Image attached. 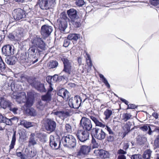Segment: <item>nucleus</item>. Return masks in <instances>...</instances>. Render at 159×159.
Wrapping results in <instances>:
<instances>
[{
  "mask_svg": "<svg viewBox=\"0 0 159 159\" xmlns=\"http://www.w3.org/2000/svg\"><path fill=\"white\" fill-rule=\"evenodd\" d=\"M32 45L28 50V57L27 62L33 64L37 62L38 58L36 56V54L40 55L43 54L46 49V44L43 39L39 36H35L31 40Z\"/></svg>",
  "mask_w": 159,
  "mask_h": 159,
  "instance_id": "f257e3e1",
  "label": "nucleus"
},
{
  "mask_svg": "<svg viewBox=\"0 0 159 159\" xmlns=\"http://www.w3.org/2000/svg\"><path fill=\"white\" fill-rule=\"evenodd\" d=\"M18 86L14 82H12L10 85V88L11 91L13 92V93L11 95V98L13 99H28L26 93L24 92L17 93L16 92L18 90Z\"/></svg>",
  "mask_w": 159,
  "mask_h": 159,
  "instance_id": "f03ea898",
  "label": "nucleus"
},
{
  "mask_svg": "<svg viewBox=\"0 0 159 159\" xmlns=\"http://www.w3.org/2000/svg\"><path fill=\"white\" fill-rule=\"evenodd\" d=\"M61 141L63 145L67 148H73L76 145V140L71 135L64 136L61 138Z\"/></svg>",
  "mask_w": 159,
  "mask_h": 159,
  "instance_id": "7ed1b4c3",
  "label": "nucleus"
},
{
  "mask_svg": "<svg viewBox=\"0 0 159 159\" xmlns=\"http://www.w3.org/2000/svg\"><path fill=\"white\" fill-rule=\"evenodd\" d=\"M27 81L32 87L34 88L38 91L41 93L46 92V89L44 84L40 82L30 78L27 79Z\"/></svg>",
  "mask_w": 159,
  "mask_h": 159,
  "instance_id": "20e7f679",
  "label": "nucleus"
},
{
  "mask_svg": "<svg viewBox=\"0 0 159 159\" xmlns=\"http://www.w3.org/2000/svg\"><path fill=\"white\" fill-rule=\"evenodd\" d=\"M29 13H26L24 10L20 8L14 9L12 13L14 19L16 20H19L25 18H29Z\"/></svg>",
  "mask_w": 159,
  "mask_h": 159,
  "instance_id": "39448f33",
  "label": "nucleus"
},
{
  "mask_svg": "<svg viewBox=\"0 0 159 159\" xmlns=\"http://www.w3.org/2000/svg\"><path fill=\"white\" fill-rule=\"evenodd\" d=\"M99 129L97 127L93 129L91 132V135L92 136L91 141L93 148H98L99 143V134L98 132Z\"/></svg>",
  "mask_w": 159,
  "mask_h": 159,
  "instance_id": "423d86ee",
  "label": "nucleus"
},
{
  "mask_svg": "<svg viewBox=\"0 0 159 159\" xmlns=\"http://www.w3.org/2000/svg\"><path fill=\"white\" fill-rule=\"evenodd\" d=\"M16 52L14 46L10 44L5 45L2 48V54L5 57L13 55L16 53Z\"/></svg>",
  "mask_w": 159,
  "mask_h": 159,
  "instance_id": "0eeeda50",
  "label": "nucleus"
},
{
  "mask_svg": "<svg viewBox=\"0 0 159 159\" xmlns=\"http://www.w3.org/2000/svg\"><path fill=\"white\" fill-rule=\"evenodd\" d=\"M55 3L54 0H38L37 4L41 9L47 10Z\"/></svg>",
  "mask_w": 159,
  "mask_h": 159,
  "instance_id": "6e6552de",
  "label": "nucleus"
},
{
  "mask_svg": "<svg viewBox=\"0 0 159 159\" xmlns=\"http://www.w3.org/2000/svg\"><path fill=\"white\" fill-rule=\"evenodd\" d=\"M80 126L82 127L83 130L87 131L88 132L92 130V125L90 119L85 117L82 118L80 122Z\"/></svg>",
  "mask_w": 159,
  "mask_h": 159,
  "instance_id": "1a4fd4ad",
  "label": "nucleus"
},
{
  "mask_svg": "<svg viewBox=\"0 0 159 159\" xmlns=\"http://www.w3.org/2000/svg\"><path fill=\"white\" fill-rule=\"evenodd\" d=\"M61 60L63 64V68L62 71L69 75L71 74L72 69V63L71 61L67 58L63 57Z\"/></svg>",
  "mask_w": 159,
  "mask_h": 159,
  "instance_id": "9d476101",
  "label": "nucleus"
},
{
  "mask_svg": "<svg viewBox=\"0 0 159 159\" xmlns=\"http://www.w3.org/2000/svg\"><path fill=\"white\" fill-rule=\"evenodd\" d=\"M57 124L53 119H47L44 124L45 129L46 130L50 133L54 132L56 129Z\"/></svg>",
  "mask_w": 159,
  "mask_h": 159,
  "instance_id": "9b49d317",
  "label": "nucleus"
},
{
  "mask_svg": "<svg viewBox=\"0 0 159 159\" xmlns=\"http://www.w3.org/2000/svg\"><path fill=\"white\" fill-rule=\"evenodd\" d=\"M76 135L80 142H84L89 139V133L87 131L80 130L78 131Z\"/></svg>",
  "mask_w": 159,
  "mask_h": 159,
  "instance_id": "f8f14e48",
  "label": "nucleus"
},
{
  "mask_svg": "<svg viewBox=\"0 0 159 159\" xmlns=\"http://www.w3.org/2000/svg\"><path fill=\"white\" fill-rule=\"evenodd\" d=\"M53 30V28L51 26L44 25L41 26L40 33L43 37L46 38L50 35Z\"/></svg>",
  "mask_w": 159,
  "mask_h": 159,
  "instance_id": "ddd939ff",
  "label": "nucleus"
},
{
  "mask_svg": "<svg viewBox=\"0 0 159 159\" xmlns=\"http://www.w3.org/2000/svg\"><path fill=\"white\" fill-rule=\"evenodd\" d=\"M61 140L58 138H55L53 136L50 137V145L53 148L58 149L61 145Z\"/></svg>",
  "mask_w": 159,
  "mask_h": 159,
  "instance_id": "4468645a",
  "label": "nucleus"
},
{
  "mask_svg": "<svg viewBox=\"0 0 159 159\" xmlns=\"http://www.w3.org/2000/svg\"><path fill=\"white\" fill-rule=\"evenodd\" d=\"M19 56V54L17 52L14 55H10L6 57L5 61L9 65H14L18 61V57Z\"/></svg>",
  "mask_w": 159,
  "mask_h": 159,
  "instance_id": "2eb2a0df",
  "label": "nucleus"
},
{
  "mask_svg": "<svg viewBox=\"0 0 159 159\" xmlns=\"http://www.w3.org/2000/svg\"><path fill=\"white\" fill-rule=\"evenodd\" d=\"M70 24L74 28H78L81 26L83 22V19L81 16L77 18L70 20Z\"/></svg>",
  "mask_w": 159,
  "mask_h": 159,
  "instance_id": "dca6fc26",
  "label": "nucleus"
},
{
  "mask_svg": "<svg viewBox=\"0 0 159 159\" xmlns=\"http://www.w3.org/2000/svg\"><path fill=\"white\" fill-rule=\"evenodd\" d=\"M23 101V100H16L17 102L20 104V106L23 107L24 109H28L31 107L34 103V100H25Z\"/></svg>",
  "mask_w": 159,
  "mask_h": 159,
  "instance_id": "f3484780",
  "label": "nucleus"
},
{
  "mask_svg": "<svg viewBox=\"0 0 159 159\" xmlns=\"http://www.w3.org/2000/svg\"><path fill=\"white\" fill-rule=\"evenodd\" d=\"M67 14L70 20L81 16L79 15L78 12L75 9L71 8L67 11Z\"/></svg>",
  "mask_w": 159,
  "mask_h": 159,
  "instance_id": "a211bd4d",
  "label": "nucleus"
},
{
  "mask_svg": "<svg viewBox=\"0 0 159 159\" xmlns=\"http://www.w3.org/2000/svg\"><path fill=\"white\" fill-rule=\"evenodd\" d=\"M69 93L66 90L64 89H61L59 90L57 93V95L62 97L63 98H67V99H72L73 97L71 98L69 97Z\"/></svg>",
  "mask_w": 159,
  "mask_h": 159,
  "instance_id": "6ab92c4d",
  "label": "nucleus"
},
{
  "mask_svg": "<svg viewBox=\"0 0 159 159\" xmlns=\"http://www.w3.org/2000/svg\"><path fill=\"white\" fill-rule=\"evenodd\" d=\"M54 114L63 120L70 115L69 112L66 110L57 111L54 113Z\"/></svg>",
  "mask_w": 159,
  "mask_h": 159,
  "instance_id": "aec40b11",
  "label": "nucleus"
},
{
  "mask_svg": "<svg viewBox=\"0 0 159 159\" xmlns=\"http://www.w3.org/2000/svg\"><path fill=\"white\" fill-rule=\"evenodd\" d=\"M57 22L59 23V29L61 32L64 31L67 27L66 20H57Z\"/></svg>",
  "mask_w": 159,
  "mask_h": 159,
  "instance_id": "412c9836",
  "label": "nucleus"
},
{
  "mask_svg": "<svg viewBox=\"0 0 159 159\" xmlns=\"http://www.w3.org/2000/svg\"><path fill=\"white\" fill-rule=\"evenodd\" d=\"M69 104L70 107L75 109H78L80 106L82 100H71Z\"/></svg>",
  "mask_w": 159,
  "mask_h": 159,
  "instance_id": "4be33fe9",
  "label": "nucleus"
},
{
  "mask_svg": "<svg viewBox=\"0 0 159 159\" xmlns=\"http://www.w3.org/2000/svg\"><path fill=\"white\" fill-rule=\"evenodd\" d=\"M14 118H12L10 119H8L0 114V122L5 123L7 125H11L12 120H14Z\"/></svg>",
  "mask_w": 159,
  "mask_h": 159,
  "instance_id": "5701e85b",
  "label": "nucleus"
},
{
  "mask_svg": "<svg viewBox=\"0 0 159 159\" xmlns=\"http://www.w3.org/2000/svg\"><path fill=\"white\" fill-rule=\"evenodd\" d=\"M12 104L8 100H0V106L3 109L8 107L10 109Z\"/></svg>",
  "mask_w": 159,
  "mask_h": 159,
  "instance_id": "b1692460",
  "label": "nucleus"
},
{
  "mask_svg": "<svg viewBox=\"0 0 159 159\" xmlns=\"http://www.w3.org/2000/svg\"><path fill=\"white\" fill-rule=\"evenodd\" d=\"M20 122L19 125L26 128H28L34 126L33 122H30L25 120H20Z\"/></svg>",
  "mask_w": 159,
  "mask_h": 159,
  "instance_id": "393cba45",
  "label": "nucleus"
},
{
  "mask_svg": "<svg viewBox=\"0 0 159 159\" xmlns=\"http://www.w3.org/2000/svg\"><path fill=\"white\" fill-rule=\"evenodd\" d=\"M47 100H40L36 104L37 108L40 111L43 110L45 108L46 103V101Z\"/></svg>",
  "mask_w": 159,
  "mask_h": 159,
  "instance_id": "a878e982",
  "label": "nucleus"
},
{
  "mask_svg": "<svg viewBox=\"0 0 159 159\" xmlns=\"http://www.w3.org/2000/svg\"><path fill=\"white\" fill-rule=\"evenodd\" d=\"M37 93L34 91L32 90L27 92V99H35Z\"/></svg>",
  "mask_w": 159,
  "mask_h": 159,
  "instance_id": "bb28decb",
  "label": "nucleus"
},
{
  "mask_svg": "<svg viewBox=\"0 0 159 159\" xmlns=\"http://www.w3.org/2000/svg\"><path fill=\"white\" fill-rule=\"evenodd\" d=\"M91 149V147L89 146L82 145L80 146V149L81 151L86 155L90 152Z\"/></svg>",
  "mask_w": 159,
  "mask_h": 159,
  "instance_id": "cd10ccee",
  "label": "nucleus"
},
{
  "mask_svg": "<svg viewBox=\"0 0 159 159\" xmlns=\"http://www.w3.org/2000/svg\"><path fill=\"white\" fill-rule=\"evenodd\" d=\"M68 39L70 40L76 41L80 38V35L77 34H69L68 36Z\"/></svg>",
  "mask_w": 159,
  "mask_h": 159,
  "instance_id": "c85d7f7f",
  "label": "nucleus"
},
{
  "mask_svg": "<svg viewBox=\"0 0 159 159\" xmlns=\"http://www.w3.org/2000/svg\"><path fill=\"white\" fill-rule=\"evenodd\" d=\"M152 151L150 149H147L143 155V159H150Z\"/></svg>",
  "mask_w": 159,
  "mask_h": 159,
  "instance_id": "c756f323",
  "label": "nucleus"
},
{
  "mask_svg": "<svg viewBox=\"0 0 159 159\" xmlns=\"http://www.w3.org/2000/svg\"><path fill=\"white\" fill-rule=\"evenodd\" d=\"M147 141V139L145 136L141 135L138 136L137 139V141L138 144L140 145L143 144Z\"/></svg>",
  "mask_w": 159,
  "mask_h": 159,
  "instance_id": "7c9ffc66",
  "label": "nucleus"
},
{
  "mask_svg": "<svg viewBox=\"0 0 159 159\" xmlns=\"http://www.w3.org/2000/svg\"><path fill=\"white\" fill-rule=\"evenodd\" d=\"M34 136V134L32 133L31 134L29 141V145L33 146L37 144V142L35 139Z\"/></svg>",
  "mask_w": 159,
  "mask_h": 159,
  "instance_id": "2f4dec72",
  "label": "nucleus"
},
{
  "mask_svg": "<svg viewBox=\"0 0 159 159\" xmlns=\"http://www.w3.org/2000/svg\"><path fill=\"white\" fill-rule=\"evenodd\" d=\"M16 132H14L12 138L11 144L9 146L10 149L11 150L14 148V146L15 145V143L16 141Z\"/></svg>",
  "mask_w": 159,
  "mask_h": 159,
  "instance_id": "473e14b6",
  "label": "nucleus"
},
{
  "mask_svg": "<svg viewBox=\"0 0 159 159\" xmlns=\"http://www.w3.org/2000/svg\"><path fill=\"white\" fill-rule=\"evenodd\" d=\"M26 112L29 116H35L36 115L35 110L32 107L26 109Z\"/></svg>",
  "mask_w": 159,
  "mask_h": 159,
  "instance_id": "72a5a7b5",
  "label": "nucleus"
},
{
  "mask_svg": "<svg viewBox=\"0 0 159 159\" xmlns=\"http://www.w3.org/2000/svg\"><path fill=\"white\" fill-rule=\"evenodd\" d=\"M6 65L4 62L2 57L0 56V72L4 71L6 68Z\"/></svg>",
  "mask_w": 159,
  "mask_h": 159,
  "instance_id": "f704fd0d",
  "label": "nucleus"
},
{
  "mask_svg": "<svg viewBox=\"0 0 159 159\" xmlns=\"http://www.w3.org/2000/svg\"><path fill=\"white\" fill-rule=\"evenodd\" d=\"M58 62L56 61H51L48 64V67L49 68H54L58 65Z\"/></svg>",
  "mask_w": 159,
  "mask_h": 159,
  "instance_id": "c9c22d12",
  "label": "nucleus"
},
{
  "mask_svg": "<svg viewBox=\"0 0 159 159\" xmlns=\"http://www.w3.org/2000/svg\"><path fill=\"white\" fill-rule=\"evenodd\" d=\"M112 110L109 109H107L104 112V114L105 116V119L106 120L108 119L112 114Z\"/></svg>",
  "mask_w": 159,
  "mask_h": 159,
  "instance_id": "e433bc0d",
  "label": "nucleus"
},
{
  "mask_svg": "<svg viewBox=\"0 0 159 159\" xmlns=\"http://www.w3.org/2000/svg\"><path fill=\"white\" fill-rule=\"evenodd\" d=\"M132 117V115L129 113H124L123 114V120L124 121H126L131 118Z\"/></svg>",
  "mask_w": 159,
  "mask_h": 159,
  "instance_id": "4c0bfd02",
  "label": "nucleus"
},
{
  "mask_svg": "<svg viewBox=\"0 0 159 159\" xmlns=\"http://www.w3.org/2000/svg\"><path fill=\"white\" fill-rule=\"evenodd\" d=\"M100 78L101 79V80H102V82H103L106 86L108 88H110V86L109 83H108L107 80L104 77L103 75L100 74Z\"/></svg>",
  "mask_w": 159,
  "mask_h": 159,
  "instance_id": "58836bf2",
  "label": "nucleus"
},
{
  "mask_svg": "<svg viewBox=\"0 0 159 159\" xmlns=\"http://www.w3.org/2000/svg\"><path fill=\"white\" fill-rule=\"evenodd\" d=\"M108 154L106 151L100 149V158H105L108 157Z\"/></svg>",
  "mask_w": 159,
  "mask_h": 159,
  "instance_id": "ea45409f",
  "label": "nucleus"
},
{
  "mask_svg": "<svg viewBox=\"0 0 159 159\" xmlns=\"http://www.w3.org/2000/svg\"><path fill=\"white\" fill-rule=\"evenodd\" d=\"M131 125L132 124L131 122H127L123 127V129L125 131L129 132L130 131V129Z\"/></svg>",
  "mask_w": 159,
  "mask_h": 159,
  "instance_id": "a19ab883",
  "label": "nucleus"
},
{
  "mask_svg": "<svg viewBox=\"0 0 159 159\" xmlns=\"http://www.w3.org/2000/svg\"><path fill=\"white\" fill-rule=\"evenodd\" d=\"M27 53L24 52H22L20 55V59L23 61H27Z\"/></svg>",
  "mask_w": 159,
  "mask_h": 159,
  "instance_id": "79ce46f5",
  "label": "nucleus"
},
{
  "mask_svg": "<svg viewBox=\"0 0 159 159\" xmlns=\"http://www.w3.org/2000/svg\"><path fill=\"white\" fill-rule=\"evenodd\" d=\"M75 4L79 7L83 6L85 4L84 0H75Z\"/></svg>",
  "mask_w": 159,
  "mask_h": 159,
  "instance_id": "37998d69",
  "label": "nucleus"
},
{
  "mask_svg": "<svg viewBox=\"0 0 159 159\" xmlns=\"http://www.w3.org/2000/svg\"><path fill=\"white\" fill-rule=\"evenodd\" d=\"M90 117L91 119L95 123L96 126H99V121L98 118L93 116H91Z\"/></svg>",
  "mask_w": 159,
  "mask_h": 159,
  "instance_id": "c03bdc74",
  "label": "nucleus"
},
{
  "mask_svg": "<svg viewBox=\"0 0 159 159\" xmlns=\"http://www.w3.org/2000/svg\"><path fill=\"white\" fill-rule=\"evenodd\" d=\"M42 99H51V93L47 92L45 94L42 96Z\"/></svg>",
  "mask_w": 159,
  "mask_h": 159,
  "instance_id": "a18cd8bd",
  "label": "nucleus"
},
{
  "mask_svg": "<svg viewBox=\"0 0 159 159\" xmlns=\"http://www.w3.org/2000/svg\"><path fill=\"white\" fill-rule=\"evenodd\" d=\"M67 19V16L65 12H62L60 15V18H59L58 20H66Z\"/></svg>",
  "mask_w": 159,
  "mask_h": 159,
  "instance_id": "49530a36",
  "label": "nucleus"
},
{
  "mask_svg": "<svg viewBox=\"0 0 159 159\" xmlns=\"http://www.w3.org/2000/svg\"><path fill=\"white\" fill-rule=\"evenodd\" d=\"M86 63L89 67H91L93 64L91 58L89 56H88L86 58Z\"/></svg>",
  "mask_w": 159,
  "mask_h": 159,
  "instance_id": "de8ad7c7",
  "label": "nucleus"
},
{
  "mask_svg": "<svg viewBox=\"0 0 159 159\" xmlns=\"http://www.w3.org/2000/svg\"><path fill=\"white\" fill-rule=\"evenodd\" d=\"M85 155L84 153L81 151V150L80 149L79 151L77 152L76 155L77 157L79 158H83L84 157Z\"/></svg>",
  "mask_w": 159,
  "mask_h": 159,
  "instance_id": "09e8293b",
  "label": "nucleus"
},
{
  "mask_svg": "<svg viewBox=\"0 0 159 159\" xmlns=\"http://www.w3.org/2000/svg\"><path fill=\"white\" fill-rule=\"evenodd\" d=\"M131 159H142V156L140 154H135L131 156Z\"/></svg>",
  "mask_w": 159,
  "mask_h": 159,
  "instance_id": "8fccbe9b",
  "label": "nucleus"
},
{
  "mask_svg": "<svg viewBox=\"0 0 159 159\" xmlns=\"http://www.w3.org/2000/svg\"><path fill=\"white\" fill-rule=\"evenodd\" d=\"M70 39H64L63 46L65 47H67L70 43Z\"/></svg>",
  "mask_w": 159,
  "mask_h": 159,
  "instance_id": "3c124183",
  "label": "nucleus"
},
{
  "mask_svg": "<svg viewBox=\"0 0 159 159\" xmlns=\"http://www.w3.org/2000/svg\"><path fill=\"white\" fill-rule=\"evenodd\" d=\"M52 76L49 75L47 76L46 78V80L48 84L50 85H52V82H53Z\"/></svg>",
  "mask_w": 159,
  "mask_h": 159,
  "instance_id": "603ef678",
  "label": "nucleus"
},
{
  "mask_svg": "<svg viewBox=\"0 0 159 159\" xmlns=\"http://www.w3.org/2000/svg\"><path fill=\"white\" fill-rule=\"evenodd\" d=\"M16 155L21 159H26V156L25 154H22L21 152L16 153Z\"/></svg>",
  "mask_w": 159,
  "mask_h": 159,
  "instance_id": "864d4df0",
  "label": "nucleus"
},
{
  "mask_svg": "<svg viewBox=\"0 0 159 159\" xmlns=\"http://www.w3.org/2000/svg\"><path fill=\"white\" fill-rule=\"evenodd\" d=\"M65 128L66 132H70L71 131V127L70 124H66L65 125Z\"/></svg>",
  "mask_w": 159,
  "mask_h": 159,
  "instance_id": "5fc2aeb1",
  "label": "nucleus"
},
{
  "mask_svg": "<svg viewBox=\"0 0 159 159\" xmlns=\"http://www.w3.org/2000/svg\"><path fill=\"white\" fill-rule=\"evenodd\" d=\"M150 2L151 5L156 6L159 4V0H150Z\"/></svg>",
  "mask_w": 159,
  "mask_h": 159,
  "instance_id": "6e6d98bb",
  "label": "nucleus"
},
{
  "mask_svg": "<svg viewBox=\"0 0 159 159\" xmlns=\"http://www.w3.org/2000/svg\"><path fill=\"white\" fill-rule=\"evenodd\" d=\"M8 38L11 41L17 40L15 36L12 33L9 34L8 36Z\"/></svg>",
  "mask_w": 159,
  "mask_h": 159,
  "instance_id": "4d7b16f0",
  "label": "nucleus"
},
{
  "mask_svg": "<svg viewBox=\"0 0 159 159\" xmlns=\"http://www.w3.org/2000/svg\"><path fill=\"white\" fill-rule=\"evenodd\" d=\"M154 144L156 148H159V135L155 141Z\"/></svg>",
  "mask_w": 159,
  "mask_h": 159,
  "instance_id": "13d9d810",
  "label": "nucleus"
},
{
  "mask_svg": "<svg viewBox=\"0 0 159 159\" xmlns=\"http://www.w3.org/2000/svg\"><path fill=\"white\" fill-rule=\"evenodd\" d=\"M66 78V76L63 75L62 76H58V82H60L61 81L64 80Z\"/></svg>",
  "mask_w": 159,
  "mask_h": 159,
  "instance_id": "bf43d9fd",
  "label": "nucleus"
},
{
  "mask_svg": "<svg viewBox=\"0 0 159 159\" xmlns=\"http://www.w3.org/2000/svg\"><path fill=\"white\" fill-rule=\"evenodd\" d=\"M53 82H58V75L55 74L52 76Z\"/></svg>",
  "mask_w": 159,
  "mask_h": 159,
  "instance_id": "052dcab7",
  "label": "nucleus"
},
{
  "mask_svg": "<svg viewBox=\"0 0 159 159\" xmlns=\"http://www.w3.org/2000/svg\"><path fill=\"white\" fill-rule=\"evenodd\" d=\"M151 127H153V126L152 125H148V134L149 135H151L153 132V131L152 130V128Z\"/></svg>",
  "mask_w": 159,
  "mask_h": 159,
  "instance_id": "680f3d73",
  "label": "nucleus"
},
{
  "mask_svg": "<svg viewBox=\"0 0 159 159\" xmlns=\"http://www.w3.org/2000/svg\"><path fill=\"white\" fill-rule=\"evenodd\" d=\"M137 107V106H136L133 104H129L128 105V107L127 108V109H134Z\"/></svg>",
  "mask_w": 159,
  "mask_h": 159,
  "instance_id": "e2e57ef3",
  "label": "nucleus"
},
{
  "mask_svg": "<svg viewBox=\"0 0 159 159\" xmlns=\"http://www.w3.org/2000/svg\"><path fill=\"white\" fill-rule=\"evenodd\" d=\"M127 153L125 151L121 149H120L118 150V153L119 154H121V155H124V154H126Z\"/></svg>",
  "mask_w": 159,
  "mask_h": 159,
  "instance_id": "0e129e2a",
  "label": "nucleus"
},
{
  "mask_svg": "<svg viewBox=\"0 0 159 159\" xmlns=\"http://www.w3.org/2000/svg\"><path fill=\"white\" fill-rule=\"evenodd\" d=\"M140 129L143 131H147L148 129V126L146 125H144L143 126L141 127Z\"/></svg>",
  "mask_w": 159,
  "mask_h": 159,
  "instance_id": "69168bd1",
  "label": "nucleus"
},
{
  "mask_svg": "<svg viewBox=\"0 0 159 159\" xmlns=\"http://www.w3.org/2000/svg\"><path fill=\"white\" fill-rule=\"evenodd\" d=\"M105 129H107V130L109 134H114V133L112 132L111 129L107 125L106 126V128H105Z\"/></svg>",
  "mask_w": 159,
  "mask_h": 159,
  "instance_id": "338daca9",
  "label": "nucleus"
},
{
  "mask_svg": "<svg viewBox=\"0 0 159 159\" xmlns=\"http://www.w3.org/2000/svg\"><path fill=\"white\" fill-rule=\"evenodd\" d=\"M36 155V153L34 152V151H32L30 152V153H29V155H28V157H30L31 158H33Z\"/></svg>",
  "mask_w": 159,
  "mask_h": 159,
  "instance_id": "774afa93",
  "label": "nucleus"
}]
</instances>
